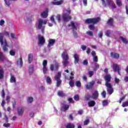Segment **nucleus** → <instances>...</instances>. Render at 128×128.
<instances>
[{
  "mask_svg": "<svg viewBox=\"0 0 128 128\" xmlns=\"http://www.w3.org/2000/svg\"><path fill=\"white\" fill-rule=\"evenodd\" d=\"M93 60L95 62H98V56H93Z\"/></svg>",
  "mask_w": 128,
  "mask_h": 128,
  "instance_id": "49530a36",
  "label": "nucleus"
},
{
  "mask_svg": "<svg viewBox=\"0 0 128 128\" xmlns=\"http://www.w3.org/2000/svg\"><path fill=\"white\" fill-rule=\"evenodd\" d=\"M10 82H16V77H14V76L12 75V74H10Z\"/></svg>",
  "mask_w": 128,
  "mask_h": 128,
  "instance_id": "5701e85b",
  "label": "nucleus"
},
{
  "mask_svg": "<svg viewBox=\"0 0 128 128\" xmlns=\"http://www.w3.org/2000/svg\"><path fill=\"white\" fill-rule=\"evenodd\" d=\"M17 64H20V68H22V64H23L22 58H20V61L18 60V61L17 62Z\"/></svg>",
  "mask_w": 128,
  "mask_h": 128,
  "instance_id": "2f4dec72",
  "label": "nucleus"
},
{
  "mask_svg": "<svg viewBox=\"0 0 128 128\" xmlns=\"http://www.w3.org/2000/svg\"><path fill=\"white\" fill-rule=\"evenodd\" d=\"M28 102L32 103L34 102V98L32 97H29L28 100Z\"/></svg>",
  "mask_w": 128,
  "mask_h": 128,
  "instance_id": "864d4df0",
  "label": "nucleus"
},
{
  "mask_svg": "<svg viewBox=\"0 0 128 128\" xmlns=\"http://www.w3.org/2000/svg\"><path fill=\"white\" fill-rule=\"evenodd\" d=\"M8 42H6V40L4 41V46H2V50L4 52H6L8 51Z\"/></svg>",
  "mask_w": 128,
  "mask_h": 128,
  "instance_id": "ddd939ff",
  "label": "nucleus"
},
{
  "mask_svg": "<svg viewBox=\"0 0 128 128\" xmlns=\"http://www.w3.org/2000/svg\"><path fill=\"white\" fill-rule=\"evenodd\" d=\"M110 34H112V31L110 30H106L105 35L108 38H110Z\"/></svg>",
  "mask_w": 128,
  "mask_h": 128,
  "instance_id": "c756f323",
  "label": "nucleus"
},
{
  "mask_svg": "<svg viewBox=\"0 0 128 128\" xmlns=\"http://www.w3.org/2000/svg\"><path fill=\"white\" fill-rule=\"evenodd\" d=\"M68 108H70V105L64 104L61 107V110L66 112V110H68Z\"/></svg>",
  "mask_w": 128,
  "mask_h": 128,
  "instance_id": "f3484780",
  "label": "nucleus"
},
{
  "mask_svg": "<svg viewBox=\"0 0 128 128\" xmlns=\"http://www.w3.org/2000/svg\"><path fill=\"white\" fill-rule=\"evenodd\" d=\"M4 20H0V26H4Z\"/></svg>",
  "mask_w": 128,
  "mask_h": 128,
  "instance_id": "69168bd1",
  "label": "nucleus"
},
{
  "mask_svg": "<svg viewBox=\"0 0 128 128\" xmlns=\"http://www.w3.org/2000/svg\"><path fill=\"white\" fill-rule=\"evenodd\" d=\"M10 36H11V38H16V34L11 33Z\"/></svg>",
  "mask_w": 128,
  "mask_h": 128,
  "instance_id": "774afa93",
  "label": "nucleus"
},
{
  "mask_svg": "<svg viewBox=\"0 0 128 128\" xmlns=\"http://www.w3.org/2000/svg\"><path fill=\"white\" fill-rule=\"evenodd\" d=\"M110 54L111 58H115L116 60H118V58H120V54L118 53L111 52Z\"/></svg>",
  "mask_w": 128,
  "mask_h": 128,
  "instance_id": "9b49d317",
  "label": "nucleus"
},
{
  "mask_svg": "<svg viewBox=\"0 0 128 128\" xmlns=\"http://www.w3.org/2000/svg\"><path fill=\"white\" fill-rule=\"evenodd\" d=\"M73 34L74 38H78V32H76L74 30H73Z\"/></svg>",
  "mask_w": 128,
  "mask_h": 128,
  "instance_id": "6e6d98bb",
  "label": "nucleus"
},
{
  "mask_svg": "<svg viewBox=\"0 0 128 128\" xmlns=\"http://www.w3.org/2000/svg\"><path fill=\"white\" fill-rule=\"evenodd\" d=\"M4 2H5L6 4L8 6H10V2H12L10 0L7 1L6 0H4Z\"/></svg>",
  "mask_w": 128,
  "mask_h": 128,
  "instance_id": "8fccbe9b",
  "label": "nucleus"
},
{
  "mask_svg": "<svg viewBox=\"0 0 128 128\" xmlns=\"http://www.w3.org/2000/svg\"><path fill=\"white\" fill-rule=\"evenodd\" d=\"M92 98H93V100H98V90L94 91Z\"/></svg>",
  "mask_w": 128,
  "mask_h": 128,
  "instance_id": "6ab92c4d",
  "label": "nucleus"
},
{
  "mask_svg": "<svg viewBox=\"0 0 128 128\" xmlns=\"http://www.w3.org/2000/svg\"><path fill=\"white\" fill-rule=\"evenodd\" d=\"M10 54L12 56H16V51L14 50H10Z\"/></svg>",
  "mask_w": 128,
  "mask_h": 128,
  "instance_id": "c9c22d12",
  "label": "nucleus"
},
{
  "mask_svg": "<svg viewBox=\"0 0 128 128\" xmlns=\"http://www.w3.org/2000/svg\"><path fill=\"white\" fill-rule=\"evenodd\" d=\"M63 2L64 1H62V0H60V1L54 2V4L55 6H60V4H62Z\"/></svg>",
  "mask_w": 128,
  "mask_h": 128,
  "instance_id": "cd10ccee",
  "label": "nucleus"
},
{
  "mask_svg": "<svg viewBox=\"0 0 128 128\" xmlns=\"http://www.w3.org/2000/svg\"><path fill=\"white\" fill-rule=\"evenodd\" d=\"M88 124H90V119H87L84 122V126H88Z\"/></svg>",
  "mask_w": 128,
  "mask_h": 128,
  "instance_id": "a19ab883",
  "label": "nucleus"
},
{
  "mask_svg": "<svg viewBox=\"0 0 128 128\" xmlns=\"http://www.w3.org/2000/svg\"><path fill=\"white\" fill-rule=\"evenodd\" d=\"M3 126H4L5 128H10V123H8V124L4 123L3 124Z\"/></svg>",
  "mask_w": 128,
  "mask_h": 128,
  "instance_id": "bf43d9fd",
  "label": "nucleus"
},
{
  "mask_svg": "<svg viewBox=\"0 0 128 128\" xmlns=\"http://www.w3.org/2000/svg\"><path fill=\"white\" fill-rule=\"evenodd\" d=\"M62 56L64 60V62H62L63 66H68V64H69V58L68 55V52H62Z\"/></svg>",
  "mask_w": 128,
  "mask_h": 128,
  "instance_id": "7ed1b4c3",
  "label": "nucleus"
},
{
  "mask_svg": "<svg viewBox=\"0 0 128 128\" xmlns=\"http://www.w3.org/2000/svg\"><path fill=\"white\" fill-rule=\"evenodd\" d=\"M38 42L40 44L44 45L46 44V40L43 36H40V35H38Z\"/></svg>",
  "mask_w": 128,
  "mask_h": 128,
  "instance_id": "f8f14e48",
  "label": "nucleus"
},
{
  "mask_svg": "<svg viewBox=\"0 0 128 128\" xmlns=\"http://www.w3.org/2000/svg\"><path fill=\"white\" fill-rule=\"evenodd\" d=\"M98 38H102V32L100 31L98 34Z\"/></svg>",
  "mask_w": 128,
  "mask_h": 128,
  "instance_id": "680f3d73",
  "label": "nucleus"
},
{
  "mask_svg": "<svg viewBox=\"0 0 128 128\" xmlns=\"http://www.w3.org/2000/svg\"><path fill=\"white\" fill-rule=\"evenodd\" d=\"M70 80H74V72H70Z\"/></svg>",
  "mask_w": 128,
  "mask_h": 128,
  "instance_id": "603ef678",
  "label": "nucleus"
},
{
  "mask_svg": "<svg viewBox=\"0 0 128 128\" xmlns=\"http://www.w3.org/2000/svg\"><path fill=\"white\" fill-rule=\"evenodd\" d=\"M106 2L109 6H110L114 2L112 0H106Z\"/></svg>",
  "mask_w": 128,
  "mask_h": 128,
  "instance_id": "f704fd0d",
  "label": "nucleus"
},
{
  "mask_svg": "<svg viewBox=\"0 0 128 128\" xmlns=\"http://www.w3.org/2000/svg\"><path fill=\"white\" fill-rule=\"evenodd\" d=\"M4 78V69L0 68V80H2Z\"/></svg>",
  "mask_w": 128,
  "mask_h": 128,
  "instance_id": "4be33fe9",
  "label": "nucleus"
},
{
  "mask_svg": "<svg viewBox=\"0 0 128 128\" xmlns=\"http://www.w3.org/2000/svg\"><path fill=\"white\" fill-rule=\"evenodd\" d=\"M71 26H72L73 30H76V26L74 24V22H71Z\"/></svg>",
  "mask_w": 128,
  "mask_h": 128,
  "instance_id": "ea45409f",
  "label": "nucleus"
},
{
  "mask_svg": "<svg viewBox=\"0 0 128 128\" xmlns=\"http://www.w3.org/2000/svg\"><path fill=\"white\" fill-rule=\"evenodd\" d=\"M100 20V18H89L86 20L85 24H90L88 28L90 30H94L95 28L94 24H98Z\"/></svg>",
  "mask_w": 128,
  "mask_h": 128,
  "instance_id": "f03ea898",
  "label": "nucleus"
},
{
  "mask_svg": "<svg viewBox=\"0 0 128 128\" xmlns=\"http://www.w3.org/2000/svg\"><path fill=\"white\" fill-rule=\"evenodd\" d=\"M74 98L76 102L80 100V96L78 95H75Z\"/></svg>",
  "mask_w": 128,
  "mask_h": 128,
  "instance_id": "de8ad7c7",
  "label": "nucleus"
},
{
  "mask_svg": "<svg viewBox=\"0 0 128 128\" xmlns=\"http://www.w3.org/2000/svg\"><path fill=\"white\" fill-rule=\"evenodd\" d=\"M107 24L110 26H114V18H110L107 21Z\"/></svg>",
  "mask_w": 128,
  "mask_h": 128,
  "instance_id": "aec40b11",
  "label": "nucleus"
},
{
  "mask_svg": "<svg viewBox=\"0 0 128 128\" xmlns=\"http://www.w3.org/2000/svg\"><path fill=\"white\" fill-rule=\"evenodd\" d=\"M46 80L47 82V84H52V79L50 76H48L46 78Z\"/></svg>",
  "mask_w": 128,
  "mask_h": 128,
  "instance_id": "79ce46f5",
  "label": "nucleus"
},
{
  "mask_svg": "<svg viewBox=\"0 0 128 128\" xmlns=\"http://www.w3.org/2000/svg\"><path fill=\"white\" fill-rule=\"evenodd\" d=\"M6 60V56L4 54V53L0 52V62H4Z\"/></svg>",
  "mask_w": 128,
  "mask_h": 128,
  "instance_id": "393cba45",
  "label": "nucleus"
},
{
  "mask_svg": "<svg viewBox=\"0 0 128 128\" xmlns=\"http://www.w3.org/2000/svg\"><path fill=\"white\" fill-rule=\"evenodd\" d=\"M34 58V54H30L28 55V62L29 64H32Z\"/></svg>",
  "mask_w": 128,
  "mask_h": 128,
  "instance_id": "412c9836",
  "label": "nucleus"
},
{
  "mask_svg": "<svg viewBox=\"0 0 128 128\" xmlns=\"http://www.w3.org/2000/svg\"><path fill=\"white\" fill-rule=\"evenodd\" d=\"M122 108H126V106H128V101H126L122 102Z\"/></svg>",
  "mask_w": 128,
  "mask_h": 128,
  "instance_id": "e433bc0d",
  "label": "nucleus"
},
{
  "mask_svg": "<svg viewBox=\"0 0 128 128\" xmlns=\"http://www.w3.org/2000/svg\"><path fill=\"white\" fill-rule=\"evenodd\" d=\"M88 74L90 78H92V76L94 74V71H89Z\"/></svg>",
  "mask_w": 128,
  "mask_h": 128,
  "instance_id": "5fc2aeb1",
  "label": "nucleus"
},
{
  "mask_svg": "<svg viewBox=\"0 0 128 128\" xmlns=\"http://www.w3.org/2000/svg\"><path fill=\"white\" fill-rule=\"evenodd\" d=\"M94 66V71L96 72V70H98V68H100V64H98V63H95Z\"/></svg>",
  "mask_w": 128,
  "mask_h": 128,
  "instance_id": "7c9ffc66",
  "label": "nucleus"
},
{
  "mask_svg": "<svg viewBox=\"0 0 128 128\" xmlns=\"http://www.w3.org/2000/svg\"><path fill=\"white\" fill-rule=\"evenodd\" d=\"M74 62L75 64H78V62H80V56L78 54H75L74 55Z\"/></svg>",
  "mask_w": 128,
  "mask_h": 128,
  "instance_id": "dca6fc26",
  "label": "nucleus"
},
{
  "mask_svg": "<svg viewBox=\"0 0 128 128\" xmlns=\"http://www.w3.org/2000/svg\"><path fill=\"white\" fill-rule=\"evenodd\" d=\"M94 84H96L95 81H92L89 83H88L86 86V88L87 90H92L94 88Z\"/></svg>",
  "mask_w": 128,
  "mask_h": 128,
  "instance_id": "9d476101",
  "label": "nucleus"
},
{
  "mask_svg": "<svg viewBox=\"0 0 128 128\" xmlns=\"http://www.w3.org/2000/svg\"><path fill=\"white\" fill-rule=\"evenodd\" d=\"M48 24V20H42V19H39L38 20V30H40L42 28V24Z\"/></svg>",
  "mask_w": 128,
  "mask_h": 128,
  "instance_id": "0eeeda50",
  "label": "nucleus"
},
{
  "mask_svg": "<svg viewBox=\"0 0 128 128\" xmlns=\"http://www.w3.org/2000/svg\"><path fill=\"white\" fill-rule=\"evenodd\" d=\"M88 106L90 108H92V106H96V102L94 100H90L88 102Z\"/></svg>",
  "mask_w": 128,
  "mask_h": 128,
  "instance_id": "b1692460",
  "label": "nucleus"
},
{
  "mask_svg": "<svg viewBox=\"0 0 128 128\" xmlns=\"http://www.w3.org/2000/svg\"><path fill=\"white\" fill-rule=\"evenodd\" d=\"M60 76H62V73L59 72L58 73V74L54 76V80H56V86L58 88L60 86V84H62V80H60Z\"/></svg>",
  "mask_w": 128,
  "mask_h": 128,
  "instance_id": "39448f33",
  "label": "nucleus"
},
{
  "mask_svg": "<svg viewBox=\"0 0 128 128\" xmlns=\"http://www.w3.org/2000/svg\"><path fill=\"white\" fill-rule=\"evenodd\" d=\"M112 69L114 72H118L119 76H120V65L116 64H113Z\"/></svg>",
  "mask_w": 128,
  "mask_h": 128,
  "instance_id": "6e6552de",
  "label": "nucleus"
},
{
  "mask_svg": "<svg viewBox=\"0 0 128 128\" xmlns=\"http://www.w3.org/2000/svg\"><path fill=\"white\" fill-rule=\"evenodd\" d=\"M104 80L106 82L105 86L107 87V92L110 96L114 92V88H112V86L110 84L112 76H110V74H107L104 76Z\"/></svg>",
  "mask_w": 128,
  "mask_h": 128,
  "instance_id": "f257e3e1",
  "label": "nucleus"
},
{
  "mask_svg": "<svg viewBox=\"0 0 128 128\" xmlns=\"http://www.w3.org/2000/svg\"><path fill=\"white\" fill-rule=\"evenodd\" d=\"M54 44H56V40L50 39L48 45V48H50V46H54Z\"/></svg>",
  "mask_w": 128,
  "mask_h": 128,
  "instance_id": "2eb2a0df",
  "label": "nucleus"
},
{
  "mask_svg": "<svg viewBox=\"0 0 128 128\" xmlns=\"http://www.w3.org/2000/svg\"><path fill=\"white\" fill-rule=\"evenodd\" d=\"M91 54L92 56H96V51L92 50L91 52Z\"/></svg>",
  "mask_w": 128,
  "mask_h": 128,
  "instance_id": "0e129e2a",
  "label": "nucleus"
},
{
  "mask_svg": "<svg viewBox=\"0 0 128 128\" xmlns=\"http://www.w3.org/2000/svg\"><path fill=\"white\" fill-rule=\"evenodd\" d=\"M0 42L2 46L4 44V34L2 33H0Z\"/></svg>",
  "mask_w": 128,
  "mask_h": 128,
  "instance_id": "a878e982",
  "label": "nucleus"
},
{
  "mask_svg": "<svg viewBox=\"0 0 128 128\" xmlns=\"http://www.w3.org/2000/svg\"><path fill=\"white\" fill-rule=\"evenodd\" d=\"M82 64L84 66H88V60H85L83 61Z\"/></svg>",
  "mask_w": 128,
  "mask_h": 128,
  "instance_id": "13d9d810",
  "label": "nucleus"
},
{
  "mask_svg": "<svg viewBox=\"0 0 128 128\" xmlns=\"http://www.w3.org/2000/svg\"><path fill=\"white\" fill-rule=\"evenodd\" d=\"M101 96H102V98H106V91L104 90L102 92Z\"/></svg>",
  "mask_w": 128,
  "mask_h": 128,
  "instance_id": "a18cd8bd",
  "label": "nucleus"
},
{
  "mask_svg": "<svg viewBox=\"0 0 128 128\" xmlns=\"http://www.w3.org/2000/svg\"><path fill=\"white\" fill-rule=\"evenodd\" d=\"M81 48H82V50H86V46L84 45H82L81 46Z\"/></svg>",
  "mask_w": 128,
  "mask_h": 128,
  "instance_id": "338daca9",
  "label": "nucleus"
},
{
  "mask_svg": "<svg viewBox=\"0 0 128 128\" xmlns=\"http://www.w3.org/2000/svg\"><path fill=\"white\" fill-rule=\"evenodd\" d=\"M102 104L104 106H108V100H104L102 102Z\"/></svg>",
  "mask_w": 128,
  "mask_h": 128,
  "instance_id": "3c124183",
  "label": "nucleus"
},
{
  "mask_svg": "<svg viewBox=\"0 0 128 128\" xmlns=\"http://www.w3.org/2000/svg\"><path fill=\"white\" fill-rule=\"evenodd\" d=\"M18 116H22L24 114V108L22 107H19L18 108Z\"/></svg>",
  "mask_w": 128,
  "mask_h": 128,
  "instance_id": "a211bd4d",
  "label": "nucleus"
},
{
  "mask_svg": "<svg viewBox=\"0 0 128 128\" xmlns=\"http://www.w3.org/2000/svg\"><path fill=\"white\" fill-rule=\"evenodd\" d=\"M48 9H46L44 12H42L41 14L42 18H48Z\"/></svg>",
  "mask_w": 128,
  "mask_h": 128,
  "instance_id": "4468645a",
  "label": "nucleus"
},
{
  "mask_svg": "<svg viewBox=\"0 0 128 128\" xmlns=\"http://www.w3.org/2000/svg\"><path fill=\"white\" fill-rule=\"evenodd\" d=\"M66 12L68 13H64L62 14V18L64 22H70L72 20V16H70V10H66Z\"/></svg>",
  "mask_w": 128,
  "mask_h": 128,
  "instance_id": "20e7f679",
  "label": "nucleus"
},
{
  "mask_svg": "<svg viewBox=\"0 0 128 128\" xmlns=\"http://www.w3.org/2000/svg\"><path fill=\"white\" fill-rule=\"evenodd\" d=\"M58 96H61V98H64V96H66V94H64V92L60 90L58 92Z\"/></svg>",
  "mask_w": 128,
  "mask_h": 128,
  "instance_id": "c85d7f7f",
  "label": "nucleus"
},
{
  "mask_svg": "<svg viewBox=\"0 0 128 128\" xmlns=\"http://www.w3.org/2000/svg\"><path fill=\"white\" fill-rule=\"evenodd\" d=\"M50 20H51L52 22H54V24H56V20H54V16H51Z\"/></svg>",
  "mask_w": 128,
  "mask_h": 128,
  "instance_id": "c03bdc74",
  "label": "nucleus"
},
{
  "mask_svg": "<svg viewBox=\"0 0 128 128\" xmlns=\"http://www.w3.org/2000/svg\"><path fill=\"white\" fill-rule=\"evenodd\" d=\"M1 96L3 98H4L6 96V92H4V90H2V91Z\"/></svg>",
  "mask_w": 128,
  "mask_h": 128,
  "instance_id": "09e8293b",
  "label": "nucleus"
},
{
  "mask_svg": "<svg viewBox=\"0 0 128 128\" xmlns=\"http://www.w3.org/2000/svg\"><path fill=\"white\" fill-rule=\"evenodd\" d=\"M86 34L90 36H94V33L92 31H88Z\"/></svg>",
  "mask_w": 128,
  "mask_h": 128,
  "instance_id": "37998d69",
  "label": "nucleus"
},
{
  "mask_svg": "<svg viewBox=\"0 0 128 128\" xmlns=\"http://www.w3.org/2000/svg\"><path fill=\"white\" fill-rule=\"evenodd\" d=\"M116 4H117L118 6H122V3L120 0H116Z\"/></svg>",
  "mask_w": 128,
  "mask_h": 128,
  "instance_id": "72a5a7b5",
  "label": "nucleus"
},
{
  "mask_svg": "<svg viewBox=\"0 0 128 128\" xmlns=\"http://www.w3.org/2000/svg\"><path fill=\"white\" fill-rule=\"evenodd\" d=\"M42 66H43V73L44 74H46V72H48V67H46V66H48V60H44L42 62Z\"/></svg>",
  "mask_w": 128,
  "mask_h": 128,
  "instance_id": "1a4fd4ad",
  "label": "nucleus"
},
{
  "mask_svg": "<svg viewBox=\"0 0 128 128\" xmlns=\"http://www.w3.org/2000/svg\"><path fill=\"white\" fill-rule=\"evenodd\" d=\"M76 128V126L74 124H72V123H68L66 126V128Z\"/></svg>",
  "mask_w": 128,
  "mask_h": 128,
  "instance_id": "bb28decb",
  "label": "nucleus"
},
{
  "mask_svg": "<svg viewBox=\"0 0 128 128\" xmlns=\"http://www.w3.org/2000/svg\"><path fill=\"white\" fill-rule=\"evenodd\" d=\"M6 100L8 103L10 102V97L8 96H6Z\"/></svg>",
  "mask_w": 128,
  "mask_h": 128,
  "instance_id": "052dcab7",
  "label": "nucleus"
},
{
  "mask_svg": "<svg viewBox=\"0 0 128 128\" xmlns=\"http://www.w3.org/2000/svg\"><path fill=\"white\" fill-rule=\"evenodd\" d=\"M84 98L86 100H90V98H92V96L90 94H87L84 96Z\"/></svg>",
  "mask_w": 128,
  "mask_h": 128,
  "instance_id": "58836bf2",
  "label": "nucleus"
},
{
  "mask_svg": "<svg viewBox=\"0 0 128 128\" xmlns=\"http://www.w3.org/2000/svg\"><path fill=\"white\" fill-rule=\"evenodd\" d=\"M69 85L71 88H74V82L72 80H70L69 82Z\"/></svg>",
  "mask_w": 128,
  "mask_h": 128,
  "instance_id": "4c0bfd02",
  "label": "nucleus"
},
{
  "mask_svg": "<svg viewBox=\"0 0 128 128\" xmlns=\"http://www.w3.org/2000/svg\"><path fill=\"white\" fill-rule=\"evenodd\" d=\"M56 18L58 20V22H60V14L57 15L56 16Z\"/></svg>",
  "mask_w": 128,
  "mask_h": 128,
  "instance_id": "4d7b16f0",
  "label": "nucleus"
},
{
  "mask_svg": "<svg viewBox=\"0 0 128 128\" xmlns=\"http://www.w3.org/2000/svg\"><path fill=\"white\" fill-rule=\"evenodd\" d=\"M110 6H112V8H116V4H114V2L110 5Z\"/></svg>",
  "mask_w": 128,
  "mask_h": 128,
  "instance_id": "e2e57ef3",
  "label": "nucleus"
},
{
  "mask_svg": "<svg viewBox=\"0 0 128 128\" xmlns=\"http://www.w3.org/2000/svg\"><path fill=\"white\" fill-rule=\"evenodd\" d=\"M60 68V64L58 62H55L54 65L52 64L50 66V70L51 72H54V70H58Z\"/></svg>",
  "mask_w": 128,
  "mask_h": 128,
  "instance_id": "423d86ee",
  "label": "nucleus"
},
{
  "mask_svg": "<svg viewBox=\"0 0 128 128\" xmlns=\"http://www.w3.org/2000/svg\"><path fill=\"white\" fill-rule=\"evenodd\" d=\"M75 86L78 88H80V86H82V83L80 82V81H76Z\"/></svg>",
  "mask_w": 128,
  "mask_h": 128,
  "instance_id": "473e14b6",
  "label": "nucleus"
}]
</instances>
